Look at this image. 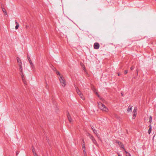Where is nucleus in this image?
<instances>
[{
    "mask_svg": "<svg viewBox=\"0 0 156 156\" xmlns=\"http://www.w3.org/2000/svg\"><path fill=\"white\" fill-rule=\"evenodd\" d=\"M56 74L58 75V78L61 86L65 87L66 85V82L63 76L59 71H56Z\"/></svg>",
    "mask_w": 156,
    "mask_h": 156,
    "instance_id": "1",
    "label": "nucleus"
},
{
    "mask_svg": "<svg viewBox=\"0 0 156 156\" xmlns=\"http://www.w3.org/2000/svg\"><path fill=\"white\" fill-rule=\"evenodd\" d=\"M97 105L98 108L104 112L107 113L109 112V109L101 101H98Z\"/></svg>",
    "mask_w": 156,
    "mask_h": 156,
    "instance_id": "2",
    "label": "nucleus"
},
{
    "mask_svg": "<svg viewBox=\"0 0 156 156\" xmlns=\"http://www.w3.org/2000/svg\"><path fill=\"white\" fill-rule=\"evenodd\" d=\"M92 90L94 92V94L96 95V96L99 98L101 100L102 98L98 93L97 89L94 87H93L92 88Z\"/></svg>",
    "mask_w": 156,
    "mask_h": 156,
    "instance_id": "3",
    "label": "nucleus"
},
{
    "mask_svg": "<svg viewBox=\"0 0 156 156\" xmlns=\"http://www.w3.org/2000/svg\"><path fill=\"white\" fill-rule=\"evenodd\" d=\"M17 60L19 65V70L20 71L22 72V63L21 60L19 58H17Z\"/></svg>",
    "mask_w": 156,
    "mask_h": 156,
    "instance_id": "4",
    "label": "nucleus"
},
{
    "mask_svg": "<svg viewBox=\"0 0 156 156\" xmlns=\"http://www.w3.org/2000/svg\"><path fill=\"white\" fill-rule=\"evenodd\" d=\"M133 106L132 105H129L127 109L126 112L127 113H129L132 112Z\"/></svg>",
    "mask_w": 156,
    "mask_h": 156,
    "instance_id": "5",
    "label": "nucleus"
},
{
    "mask_svg": "<svg viewBox=\"0 0 156 156\" xmlns=\"http://www.w3.org/2000/svg\"><path fill=\"white\" fill-rule=\"evenodd\" d=\"M136 115H137V109L136 108H135L133 111L132 118L133 119H135L136 117Z\"/></svg>",
    "mask_w": 156,
    "mask_h": 156,
    "instance_id": "6",
    "label": "nucleus"
},
{
    "mask_svg": "<svg viewBox=\"0 0 156 156\" xmlns=\"http://www.w3.org/2000/svg\"><path fill=\"white\" fill-rule=\"evenodd\" d=\"M67 117L70 123H71L73 122V120L70 115L68 114L67 115Z\"/></svg>",
    "mask_w": 156,
    "mask_h": 156,
    "instance_id": "7",
    "label": "nucleus"
},
{
    "mask_svg": "<svg viewBox=\"0 0 156 156\" xmlns=\"http://www.w3.org/2000/svg\"><path fill=\"white\" fill-rule=\"evenodd\" d=\"M77 93L80 96V98L83 100H85V97L81 93L80 91L79 92H77Z\"/></svg>",
    "mask_w": 156,
    "mask_h": 156,
    "instance_id": "8",
    "label": "nucleus"
},
{
    "mask_svg": "<svg viewBox=\"0 0 156 156\" xmlns=\"http://www.w3.org/2000/svg\"><path fill=\"white\" fill-rule=\"evenodd\" d=\"M80 66L82 67V68L83 69V70L85 72H86L87 71V70H86L85 66L83 63H81Z\"/></svg>",
    "mask_w": 156,
    "mask_h": 156,
    "instance_id": "9",
    "label": "nucleus"
},
{
    "mask_svg": "<svg viewBox=\"0 0 156 156\" xmlns=\"http://www.w3.org/2000/svg\"><path fill=\"white\" fill-rule=\"evenodd\" d=\"M99 47V45L98 43H95L94 45V48L95 49H98Z\"/></svg>",
    "mask_w": 156,
    "mask_h": 156,
    "instance_id": "10",
    "label": "nucleus"
},
{
    "mask_svg": "<svg viewBox=\"0 0 156 156\" xmlns=\"http://www.w3.org/2000/svg\"><path fill=\"white\" fill-rule=\"evenodd\" d=\"M2 10L3 12V13L5 16H6L7 15V11L6 9L4 8H2Z\"/></svg>",
    "mask_w": 156,
    "mask_h": 156,
    "instance_id": "11",
    "label": "nucleus"
},
{
    "mask_svg": "<svg viewBox=\"0 0 156 156\" xmlns=\"http://www.w3.org/2000/svg\"><path fill=\"white\" fill-rule=\"evenodd\" d=\"M119 146L122 149V151H126L124 148V146L122 144H121Z\"/></svg>",
    "mask_w": 156,
    "mask_h": 156,
    "instance_id": "12",
    "label": "nucleus"
},
{
    "mask_svg": "<svg viewBox=\"0 0 156 156\" xmlns=\"http://www.w3.org/2000/svg\"><path fill=\"white\" fill-rule=\"evenodd\" d=\"M32 152L33 153V154L34 155V156H35V155L36 156H37V155L36 151H35V149L34 148H33V149H32Z\"/></svg>",
    "mask_w": 156,
    "mask_h": 156,
    "instance_id": "13",
    "label": "nucleus"
},
{
    "mask_svg": "<svg viewBox=\"0 0 156 156\" xmlns=\"http://www.w3.org/2000/svg\"><path fill=\"white\" fill-rule=\"evenodd\" d=\"M126 156H132L129 153L127 152L126 151H124Z\"/></svg>",
    "mask_w": 156,
    "mask_h": 156,
    "instance_id": "14",
    "label": "nucleus"
},
{
    "mask_svg": "<svg viewBox=\"0 0 156 156\" xmlns=\"http://www.w3.org/2000/svg\"><path fill=\"white\" fill-rule=\"evenodd\" d=\"M82 147L83 151H84L85 149V145L84 144H82Z\"/></svg>",
    "mask_w": 156,
    "mask_h": 156,
    "instance_id": "15",
    "label": "nucleus"
},
{
    "mask_svg": "<svg viewBox=\"0 0 156 156\" xmlns=\"http://www.w3.org/2000/svg\"><path fill=\"white\" fill-rule=\"evenodd\" d=\"M16 23V26L15 27V29H18V28L19 27V25L18 23Z\"/></svg>",
    "mask_w": 156,
    "mask_h": 156,
    "instance_id": "16",
    "label": "nucleus"
},
{
    "mask_svg": "<svg viewBox=\"0 0 156 156\" xmlns=\"http://www.w3.org/2000/svg\"><path fill=\"white\" fill-rule=\"evenodd\" d=\"M151 127H150L148 129V133L149 134H150L151 133Z\"/></svg>",
    "mask_w": 156,
    "mask_h": 156,
    "instance_id": "17",
    "label": "nucleus"
},
{
    "mask_svg": "<svg viewBox=\"0 0 156 156\" xmlns=\"http://www.w3.org/2000/svg\"><path fill=\"white\" fill-rule=\"evenodd\" d=\"M117 144H118V145H119V146H120V145L121 144H122V143L121 142H119V141H118V142H117Z\"/></svg>",
    "mask_w": 156,
    "mask_h": 156,
    "instance_id": "18",
    "label": "nucleus"
},
{
    "mask_svg": "<svg viewBox=\"0 0 156 156\" xmlns=\"http://www.w3.org/2000/svg\"><path fill=\"white\" fill-rule=\"evenodd\" d=\"M128 73V71L127 70H125L124 71V73L125 74H126Z\"/></svg>",
    "mask_w": 156,
    "mask_h": 156,
    "instance_id": "19",
    "label": "nucleus"
},
{
    "mask_svg": "<svg viewBox=\"0 0 156 156\" xmlns=\"http://www.w3.org/2000/svg\"><path fill=\"white\" fill-rule=\"evenodd\" d=\"M117 154H118V156H121V154H120V153L118 152L117 153Z\"/></svg>",
    "mask_w": 156,
    "mask_h": 156,
    "instance_id": "20",
    "label": "nucleus"
},
{
    "mask_svg": "<svg viewBox=\"0 0 156 156\" xmlns=\"http://www.w3.org/2000/svg\"><path fill=\"white\" fill-rule=\"evenodd\" d=\"M92 140L93 141V142L94 143H95V141L93 138V137L92 136Z\"/></svg>",
    "mask_w": 156,
    "mask_h": 156,
    "instance_id": "21",
    "label": "nucleus"
},
{
    "mask_svg": "<svg viewBox=\"0 0 156 156\" xmlns=\"http://www.w3.org/2000/svg\"><path fill=\"white\" fill-rule=\"evenodd\" d=\"M30 64L31 66H32V65H33V64L32 62H31V61H30Z\"/></svg>",
    "mask_w": 156,
    "mask_h": 156,
    "instance_id": "22",
    "label": "nucleus"
},
{
    "mask_svg": "<svg viewBox=\"0 0 156 156\" xmlns=\"http://www.w3.org/2000/svg\"><path fill=\"white\" fill-rule=\"evenodd\" d=\"M134 68V67L133 66H132L131 67V68H130V69L132 70H133Z\"/></svg>",
    "mask_w": 156,
    "mask_h": 156,
    "instance_id": "23",
    "label": "nucleus"
},
{
    "mask_svg": "<svg viewBox=\"0 0 156 156\" xmlns=\"http://www.w3.org/2000/svg\"><path fill=\"white\" fill-rule=\"evenodd\" d=\"M35 156H38V155H37V156H36V155H35Z\"/></svg>",
    "mask_w": 156,
    "mask_h": 156,
    "instance_id": "24",
    "label": "nucleus"
}]
</instances>
